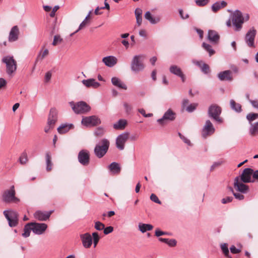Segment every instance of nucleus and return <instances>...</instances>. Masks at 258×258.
<instances>
[{"instance_id":"obj_7","label":"nucleus","mask_w":258,"mask_h":258,"mask_svg":"<svg viewBox=\"0 0 258 258\" xmlns=\"http://www.w3.org/2000/svg\"><path fill=\"white\" fill-rule=\"evenodd\" d=\"M232 22L234 26V30L235 31H239L244 23V18L243 17L242 13L239 10L234 11L232 15Z\"/></svg>"},{"instance_id":"obj_43","label":"nucleus","mask_w":258,"mask_h":258,"mask_svg":"<svg viewBox=\"0 0 258 258\" xmlns=\"http://www.w3.org/2000/svg\"><path fill=\"white\" fill-rule=\"evenodd\" d=\"M92 241H93V245L94 247H95L100 239V237L98 235V233L96 232H93L92 233Z\"/></svg>"},{"instance_id":"obj_10","label":"nucleus","mask_w":258,"mask_h":258,"mask_svg":"<svg viewBox=\"0 0 258 258\" xmlns=\"http://www.w3.org/2000/svg\"><path fill=\"white\" fill-rule=\"evenodd\" d=\"M256 35V30L254 27L251 28L246 33L244 36V41L247 45L250 48H254L255 37Z\"/></svg>"},{"instance_id":"obj_28","label":"nucleus","mask_w":258,"mask_h":258,"mask_svg":"<svg viewBox=\"0 0 258 258\" xmlns=\"http://www.w3.org/2000/svg\"><path fill=\"white\" fill-rule=\"evenodd\" d=\"M208 38L211 42L216 43L218 42L220 37L216 31L214 30H209Z\"/></svg>"},{"instance_id":"obj_4","label":"nucleus","mask_w":258,"mask_h":258,"mask_svg":"<svg viewBox=\"0 0 258 258\" xmlns=\"http://www.w3.org/2000/svg\"><path fill=\"white\" fill-rule=\"evenodd\" d=\"M221 112V108L218 105L213 104L209 107L208 115L211 119H213L216 122L221 123L223 122V119L220 116Z\"/></svg>"},{"instance_id":"obj_62","label":"nucleus","mask_w":258,"mask_h":258,"mask_svg":"<svg viewBox=\"0 0 258 258\" xmlns=\"http://www.w3.org/2000/svg\"><path fill=\"white\" fill-rule=\"evenodd\" d=\"M135 14L136 17H142V10L140 8H137L135 10Z\"/></svg>"},{"instance_id":"obj_2","label":"nucleus","mask_w":258,"mask_h":258,"mask_svg":"<svg viewBox=\"0 0 258 258\" xmlns=\"http://www.w3.org/2000/svg\"><path fill=\"white\" fill-rule=\"evenodd\" d=\"M69 104L76 114H85L91 110V107L83 101L77 103L71 101L69 102Z\"/></svg>"},{"instance_id":"obj_13","label":"nucleus","mask_w":258,"mask_h":258,"mask_svg":"<svg viewBox=\"0 0 258 258\" xmlns=\"http://www.w3.org/2000/svg\"><path fill=\"white\" fill-rule=\"evenodd\" d=\"M244 183L243 181L239 179V177H235L234 180V188L236 191L241 194H246L249 191V187Z\"/></svg>"},{"instance_id":"obj_20","label":"nucleus","mask_w":258,"mask_h":258,"mask_svg":"<svg viewBox=\"0 0 258 258\" xmlns=\"http://www.w3.org/2000/svg\"><path fill=\"white\" fill-rule=\"evenodd\" d=\"M169 71L171 74L179 77L182 82H184L185 81L186 78L185 75L182 73L181 69L177 66H171L169 68Z\"/></svg>"},{"instance_id":"obj_50","label":"nucleus","mask_w":258,"mask_h":258,"mask_svg":"<svg viewBox=\"0 0 258 258\" xmlns=\"http://www.w3.org/2000/svg\"><path fill=\"white\" fill-rule=\"evenodd\" d=\"M221 9L219 2H217L214 3L212 6V10L213 12H216Z\"/></svg>"},{"instance_id":"obj_44","label":"nucleus","mask_w":258,"mask_h":258,"mask_svg":"<svg viewBox=\"0 0 258 258\" xmlns=\"http://www.w3.org/2000/svg\"><path fill=\"white\" fill-rule=\"evenodd\" d=\"M198 105L197 103H191L188 105L184 109L188 112L191 113L196 109Z\"/></svg>"},{"instance_id":"obj_15","label":"nucleus","mask_w":258,"mask_h":258,"mask_svg":"<svg viewBox=\"0 0 258 258\" xmlns=\"http://www.w3.org/2000/svg\"><path fill=\"white\" fill-rule=\"evenodd\" d=\"M215 129L210 120H207L204 125L202 131V135L204 138H206L208 136H211L214 133Z\"/></svg>"},{"instance_id":"obj_42","label":"nucleus","mask_w":258,"mask_h":258,"mask_svg":"<svg viewBox=\"0 0 258 258\" xmlns=\"http://www.w3.org/2000/svg\"><path fill=\"white\" fill-rule=\"evenodd\" d=\"M27 161V154L25 151H24L21 154V156H20L19 162L21 164L24 165L26 164Z\"/></svg>"},{"instance_id":"obj_5","label":"nucleus","mask_w":258,"mask_h":258,"mask_svg":"<svg viewBox=\"0 0 258 258\" xmlns=\"http://www.w3.org/2000/svg\"><path fill=\"white\" fill-rule=\"evenodd\" d=\"M3 214L8 221L9 226L14 227L18 225L19 223V214L17 212L13 210H5Z\"/></svg>"},{"instance_id":"obj_17","label":"nucleus","mask_w":258,"mask_h":258,"mask_svg":"<svg viewBox=\"0 0 258 258\" xmlns=\"http://www.w3.org/2000/svg\"><path fill=\"white\" fill-rule=\"evenodd\" d=\"M31 224L33 232L37 235L43 234L47 228V225L45 223L31 222Z\"/></svg>"},{"instance_id":"obj_48","label":"nucleus","mask_w":258,"mask_h":258,"mask_svg":"<svg viewBox=\"0 0 258 258\" xmlns=\"http://www.w3.org/2000/svg\"><path fill=\"white\" fill-rule=\"evenodd\" d=\"M196 5L200 7L206 6L209 2V0H195Z\"/></svg>"},{"instance_id":"obj_9","label":"nucleus","mask_w":258,"mask_h":258,"mask_svg":"<svg viewBox=\"0 0 258 258\" xmlns=\"http://www.w3.org/2000/svg\"><path fill=\"white\" fill-rule=\"evenodd\" d=\"M144 56L141 55H136L133 59L131 65L132 70L138 73L143 71L145 68L143 63Z\"/></svg>"},{"instance_id":"obj_64","label":"nucleus","mask_w":258,"mask_h":258,"mask_svg":"<svg viewBox=\"0 0 258 258\" xmlns=\"http://www.w3.org/2000/svg\"><path fill=\"white\" fill-rule=\"evenodd\" d=\"M249 102L252 106L255 108L258 109V101L256 100H249Z\"/></svg>"},{"instance_id":"obj_19","label":"nucleus","mask_w":258,"mask_h":258,"mask_svg":"<svg viewBox=\"0 0 258 258\" xmlns=\"http://www.w3.org/2000/svg\"><path fill=\"white\" fill-rule=\"evenodd\" d=\"M128 133H124L119 135L116 139V147L119 150L124 149V143L128 138Z\"/></svg>"},{"instance_id":"obj_23","label":"nucleus","mask_w":258,"mask_h":258,"mask_svg":"<svg viewBox=\"0 0 258 258\" xmlns=\"http://www.w3.org/2000/svg\"><path fill=\"white\" fill-rule=\"evenodd\" d=\"M19 34V30L17 26H13L10 32L9 35V41L10 42H14L18 39Z\"/></svg>"},{"instance_id":"obj_34","label":"nucleus","mask_w":258,"mask_h":258,"mask_svg":"<svg viewBox=\"0 0 258 258\" xmlns=\"http://www.w3.org/2000/svg\"><path fill=\"white\" fill-rule=\"evenodd\" d=\"M91 14V11H90L89 13L88 14L87 16L86 17L85 19L83 21V22L80 24L79 28L73 33L71 34V36H73L75 33H77L79 30L83 29L84 27H85L88 23V20L90 19V15Z\"/></svg>"},{"instance_id":"obj_36","label":"nucleus","mask_w":258,"mask_h":258,"mask_svg":"<svg viewBox=\"0 0 258 258\" xmlns=\"http://www.w3.org/2000/svg\"><path fill=\"white\" fill-rule=\"evenodd\" d=\"M196 64L201 68L202 72L205 74H208L210 73V67L207 64L205 63L202 64L201 61H197Z\"/></svg>"},{"instance_id":"obj_1","label":"nucleus","mask_w":258,"mask_h":258,"mask_svg":"<svg viewBox=\"0 0 258 258\" xmlns=\"http://www.w3.org/2000/svg\"><path fill=\"white\" fill-rule=\"evenodd\" d=\"M2 200L6 204H18L20 202V199L16 197V191L14 185H12L10 189L4 191L2 196Z\"/></svg>"},{"instance_id":"obj_54","label":"nucleus","mask_w":258,"mask_h":258,"mask_svg":"<svg viewBox=\"0 0 258 258\" xmlns=\"http://www.w3.org/2000/svg\"><path fill=\"white\" fill-rule=\"evenodd\" d=\"M230 250L231 253L233 254H237L241 251L240 249L237 248L234 245H232L230 247Z\"/></svg>"},{"instance_id":"obj_53","label":"nucleus","mask_w":258,"mask_h":258,"mask_svg":"<svg viewBox=\"0 0 258 258\" xmlns=\"http://www.w3.org/2000/svg\"><path fill=\"white\" fill-rule=\"evenodd\" d=\"M180 138L186 144L189 145L190 144V141L187 139L185 137L182 135L180 133H178Z\"/></svg>"},{"instance_id":"obj_18","label":"nucleus","mask_w":258,"mask_h":258,"mask_svg":"<svg viewBox=\"0 0 258 258\" xmlns=\"http://www.w3.org/2000/svg\"><path fill=\"white\" fill-rule=\"evenodd\" d=\"M52 213L50 211H37L34 214V218L39 221H46L48 219Z\"/></svg>"},{"instance_id":"obj_57","label":"nucleus","mask_w":258,"mask_h":258,"mask_svg":"<svg viewBox=\"0 0 258 258\" xmlns=\"http://www.w3.org/2000/svg\"><path fill=\"white\" fill-rule=\"evenodd\" d=\"M139 112L141 113L144 117H151L153 116L152 113H148L146 114L145 110L144 109H139Z\"/></svg>"},{"instance_id":"obj_56","label":"nucleus","mask_w":258,"mask_h":258,"mask_svg":"<svg viewBox=\"0 0 258 258\" xmlns=\"http://www.w3.org/2000/svg\"><path fill=\"white\" fill-rule=\"evenodd\" d=\"M233 195L235 199L240 201L243 200L244 198V196L240 193H236L234 192Z\"/></svg>"},{"instance_id":"obj_45","label":"nucleus","mask_w":258,"mask_h":258,"mask_svg":"<svg viewBox=\"0 0 258 258\" xmlns=\"http://www.w3.org/2000/svg\"><path fill=\"white\" fill-rule=\"evenodd\" d=\"M104 134V129L102 127H97L94 132V134L96 136L100 137L102 136Z\"/></svg>"},{"instance_id":"obj_32","label":"nucleus","mask_w":258,"mask_h":258,"mask_svg":"<svg viewBox=\"0 0 258 258\" xmlns=\"http://www.w3.org/2000/svg\"><path fill=\"white\" fill-rule=\"evenodd\" d=\"M230 106L231 109L237 113H240L242 111L241 105L236 103L233 99L230 100Z\"/></svg>"},{"instance_id":"obj_12","label":"nucleus","mask_w":258,"mask_h":258,"mask_svg":"<svg viewBox=\"0 0 258 258\" xmlns=\"http://www.w3.org/2000/svg\"><path fill=\"white\" fill-rule=\"evenodd\" d=\"M175 113L171 109H168L164 113L162 118L157 119V122L160 125H163L167 121L174 120L175 119Z\"/></svg>"},{"instance_id":"obj_41","label":"nucleus","mask_w":258,"mask_h":258,"mask_svg":"<svg viewBox=\"0 0 258 258\" xmlns=\"http://www.w3.org/2000/svg\"><path fill=\"white\" fill-rule=\"evenodd\" d=\"M202 46L207 52H209L210 56H211L215 53L214 50L212 49L211 45L210 44L203 42Z\"/></svg>"},{"instance_id":"obj_49","label":"nucleus","mask_w":258,"mask_h":258,"mask_svg":"<svg viewBox=\"0 0 258 258\" xmlns=\"http://www.w3.org/2000/svg\"><path fill=\"white\" fill-rule=\"evenodd\" d=\"M150 199L152 201L155 202V203L158 204H161V202L159 200L157 196L154 194H151V195L150 196Z\"/></svg>"},{"instance_id":"obj_16","label":"nucleus","mask_w":258,"mask_h":258,"mask_svg":"<svg viewBox=\"0 0 258 258\" xmlns=\"http://www.w3.org/2000/svg\"><path fill=\"white\" fill-rule=\"evenodd\" d=\"M79 163L83 166H87L90 163V154L87 150H81L78 155Z\"/></svg>"},{"instance_id":"obj_29","label":"nucleus","mask_w":258,"mask_h":258,"mask_svg":"<svg viewBox=\"0 0 258 258\" xmlns=\"http://www.w3.org/2000/svg\"><path fill=\"white\" fill-rule=\"evenodd\" d=\"M145 19L148 20L152 24H156L159 23L160 19L159 17H154L150 11H147L144 15Z\"/></svg>"},{"instance_id":"obj_61","label":"nucleus","mask_w":258,"mask_h":258,"mask_svg":"<svg viewBox=\"0 0 258 258\" xmlns=\"http://www.w3.org/2000/svg\"><path fill=\"white\" fill-rule=\"evenodd\" d=\"M253 179L252 180H253V182L254 181L258 182V170H253Z\"/></svg>"},{"instance_id":"obj_63","label":"nucleus","mask_w":258,"mask_h":258,"mask_svg":"<svg viewBox=\"0 0 258 258\" xmlns=\"http://www.w3.org/2000/svg\"><path fill=\"white\" fill-rule=\"evenodd\" d=\"M118 41H119L126 48H127L129 46L128 41L125 39H118Z\"/></svg>"},{"instance_id":"obj_6","label":"nucleus","mask_w":258,"mask_h":258,"mask_svg":"<svg viewBox=\"0 0 258 258\" xmlns=\"http://www.w3.org/2000/svg\"><path fill=\"white\" fill-rule=\"evenodd\" d=\"M2 62L6 65V72L9 76H11L17 70V62L13 56L7 55L3 57Z\"/></svg>"},{"instance_id":"obj_52","label":"nucleus","mask_w":258,"mask_h":258,"mask_svg":"<svg viewBox=\"0 0 258 258\" xmlns=\"http://www.w3.org/2000/svg\"><path fill=\"white\" fill-rule=\"evenodd\" d=\"M233 200L232 197H227L226 198H223L221 200V203L223 204H226L229 203H230Z\"/></svg>"},{"instance_id":"obj_14","label":"nucleus","mask_w":258,"mask_h":258,"mask_svg":"<svg viewBox=\"0 0 258 258\" xmlns=\"http://www.w3.org/2000/svg\"><path fill=\"white\" fill-rule=\"evenodd\" d=\"M253 169L250 168H245L241 174L237 177H239V179L243 181L244 183L253 182V180L251 179V176L253 177Z\"/></svg>"},{"instance_id":"obj_59","label":"nucleus","mask_w":258,"mask_h":258,"mask_svg":"<svg viewBox=\"0 0 258 258\" xmlns=\"http://www.w3.org/2000/svg\"><path fill=\"white\" fill-rule=\"evenodd\" d=\"M59 7L58 6H55L53 7L52 11L50 13L49 15L50 17H54L55 15V12L59 9Z\"/></svg>"},{"instance_id":"obj_31","label":"nucleus","mask_w":258,"mask_h":258,"mask_svg":"<svg viewBox=\"0 0 258 258\" xmlns=\"http://www.w3.org/2000/svg\"><path fill=\"white\" fill-rule=\"evenodd\" d=\"M139 230L143 233L153 229V226L150 224L139 223L138 225Z\"/></svg>"},{"instance_id":"obj_35","label":"nucleus","mask_w":258,"mask_h":258,"mask_svg":"<svg viewBox=\"0 0 258 258\" xmlns=\"http://www.w3.org/2000/svg\"><path fill=\"white\" fill-rule=\"evenodd\" d=\"M250 124L249 128L250 135L253 136L258 135V121Z\"/></svg>"},{"instance_id":"obj_46","label":"nucleus","mask_w":258,"mask_h":258,"mask_svg":"<svg viewBox=\"0 0 258 258\" xmlns=\"http://www.w3.org/2000/svg\"><path fill=\"white\" fill-rule=\"evenodd\" d=\"M105 225L99 221H97L95 223V228L98 231L102 230L104 229Z\"/></svg>"},{"instance_id":"obj_24","label":"nucleus","mask_w":258,"mask_h":258,"mask_svg":"<svg viewBox=\"0 0 258 258\" xmlns=\"http://www.w3.org/2000/svg\"><path fill=\"white\" fill-rule=\"evenodd\" d=\"M218 77L220 81L227 80L231 81L232 80L231 72L230 70H227L220 72L218 74Z\"/></svg>"},{"instance_id":"obj_27","label":"nucleus","mask_w":258,"mask_h":258,"mask_svg":"<svg viewBox=\"0 0 258 258\" xmlns=\"http://www.w3.org/2000/svg\"><path fill=\"white\" fill-rule=\"evenodd\" d=\"M108 168L111 174L113 175L118 174L120 172V167L119 164L115 162L111 163L108 166Z\"/></svg>"},{"instance_id":"obj_22","label":"nucleus","mask_w":258,"mask_h":258,"mask_svg":"<svg viewBox=\"0 0 258 258\" xmlns=\"http://www.w3.org/2000/svg\"><path fill=\"white\" fill-rule=\"evenodd\" d=\"M82 83L87 88L97 89L100 86V84L96 81L95 79L93 78L83 80H82Z\"/></svg>"},{"instance_id":"obj_55","label":"nucleus","mask_w":258,"mask_h":258,"mask_svg":"<svg viewBox=\"0 0 258 258\" xmlns=\"http://www.w3.org/2000/svg\"><path fill=\"white\" fill-rule=\"evenodd\" d=\"M177 244V241L174 239H168L167 244H168L170 247L175 246Z\"/></svg>"},{"instance_id":"obj_39","label":"nucleus","mask_w":258,"mask_h":258,"mask_svg":"<svg viewBox=\"0 0 258 258\" xmlns=\"http://www.w3.org/2000/svg\"><path fill=\"white\" fill-rule=\"evenodd\" d=\"M246 118L249 124L252 123L253 121L258 118V113H249L246 115Z\"/></svg>"},{"instance_id":"obj_40","label":"nucleus","mask_w":258,"mask_h":258,"mask_svg":"<svg viewBox=\"0 0 258 258\" xmlns=\"http://www.w3.org/2000/svg\"><path fill=\"white\" fill-rule=\"evenodd\" d=\"M221 250H222L223 253H224V255L227 258L232 257L230 255V254H229V249H228V245L227 243H225L221 244Z\"/></svg>"},{"instance_id":"obj_11","label":"nucleus","mask_w":258,"mask_h":258,"mask_svg":"<svg viewBox=\"0 0 258 258\" xmlns=\"http://www.w3.org/2000/svg\"><path fill=\"white\" fill-rule=\"evenodd\" d=\"M82 124L87 127L95 126L101 123L100 119L96 115L83 117Z\"/></svg>"},{"instance_id":"obj_3","label":"nucleus","mask_w":258,"mask_h":258,"mask_svg":"<svg viewBox=\"0 0 258 258\" xmlns=\"http://www.w3.org/2000/svg\"><path fill=\"white\" fill-rule=\"evenodd\" d=\"M109 142L107 139L101 140L100 143L97 144L94 148V154L98 158H102L107 153L109 147Z\"/></svg>"},{"instance_id":"obj_51","label":"nucleus","mask_w":258,"mask_h":258,"mask_svg":"<svg viewBox=\"0 0 258 258\" xmlns=\"http://www.w3.org/2000/svg\"><path fill=\"white\" fill-rule=\"evenodd\" d=\"M113 231V227L112 226H109L107 227H104V229H103V232L104 234L107 235L110 233H111Z\"/></svg>"},{"instance_id":"obj_33","label":"nucleus","mask_w":258,"mask_h":258,"mask_svg":"<svg viewBox=\"0 0 258 258\" xmlns=\"http://www.w3.org/2000/svg\"><path fill=\"white\" fill-rule=\"evenodd\" d=\"M73 127V124H62L57 128V131L59 134H65Z\"/></svg>"},{"instance_id":"obj_58","label":"nucleus","mask_w":258,"mask_h":258,"mask_svg":"<svg viewBox=\"0 0 258 258\" xmlns=\"http://www.w3.org/2000/svg\"><path fill=\"white\" fill-rule=\"evenodd\" d=\"M178 12L180 17H181V19H187L189 17V15L188 14H186L185 15H184L183 11L181 9H179Z\"/></svg>"},{"instance_id":"obj_21","label":"nucleus","mask_w":258,"mask_h":258,"mask_svg":"<svg viewBox=\"0 0 258 258\" xmlns=\"http://www.w3.org/2000/svg\"><path fill=\"white\" fill-rule=\"evenodd\" d=\"M80 238L82 242L83 245L86 248H90L92 244V237L89 233L81 234Z\"/></svg>"},{"instance_id":"obj_60","label":"nucleus","mask_w":258,"mask_h":258,"mask_svg":"<svg viewBox=\"0 0 258 258\" xmlns=\"http://www.w3.org/2000/svg\"><path fill=\"white\" fill-rule=\"evenodd\" d=\"M52 74L50 72H47L45 75V82H48L51 79Z\"/></svg>"},{"instance_id":"obj_8","label":"nucleus","mask_w":258,"mask_h":258,"mask_svg":"<svg viewBox=\"0 0 258 258\" xmlns=\"http://www.w3.org/2000/svg\"><path fill=\"white\" fill-rule=\"evenodd\" d=\"M57 120V112L55 108L50 109L48 117L47 124L44 128V132L48 133L49 130L54 127V124Z\"/></svg>"},{"instance_id":"obj_38","label":"nucleus","mask_w":258,"mask_h":258,"mask_svg":"<svg viewBox=\"0 0 258 258\" xmlns=\"http://www.w3.org/2000/svg\"><path fill=\"white\" fill-rule=\"evenodd\" d=\"M31 230L32 231V228L31 222L26 224L24 227V233H22V235L24 237H28L30 236Z\"/></svg>"},{"instance_id":"obj_26","label":"nucleus","mask_w":258,"mask_h":258,"mask_svg":"<svg viewBox=\"0 0 258 258\" xmlns=\"http://www.w3.org/2000/svg\"><path fill=\"white\" fill-rule=\"evenodd\" d=\"M102 61L107 67H112L116 63L117 59L113 56H108L104 57L102 59Z\"/></svg>"},{"instance_id":"obj_37","label":"nucleus","mask_w":258,"mask_h":258,"mask_svg":"<svg viewBox=\"0 0 258 258\" xmlns=\"http://www.w3.org/2000/svg\"><path fill=\"white\" fill-rule=\"evenodd\" d=\"M46 170L49 172L52 169V163L51 162V157L49 152H46L45 154Z\"/></svg>"},{"instance_id":"obj_30","label":"nucleus","mask_w":258,"mask_h":258,"mask_svg":"<svg viewBox=\"0 0 258 258\" xmlns=\"http://www.w3.org/2000/svg\"><path fill=\"white\" fill-rule=\"evenodd\" d=\"M127 121L125 119H120L113 125L114 129L116 130H123L127 125Z\"/></svg>"},{"instance_id":"obj_25","label":"nucleus","mask_w":258,"mask_h":258,"mask_svg":"<svg viewBox=\"0 0 258 258\" xmlns=\"http://www.w3.org/2000/svg\"><path fill=\"white\" fill-rule=\"evenodd\" d=\"M111 83L113 85L118 87L119 89L124 90H127V85L117 77H112L111 78Z\"/></svg>"},{"instance_id":"obj_47","label":"nucleus","mask_w":258,"mask_h":258,"mask_svg":"<svg viewBox=\"0 0 258 258\" xmlns=\"http://www.w3.org/2000/svg\"><path fill=\"white\" fill-rule=\"evenodd\" d=\"M62 41V39L60 38L59 35H55L54 36L53 41L52 42V45L55 46L58 43H61Z\"/></svg>"}]
</instances>
